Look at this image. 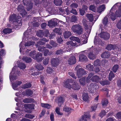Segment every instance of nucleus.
Instances as JSON below:
<instances>
[{
    "label": "nucleus",
    "instance_id": "obj_63",
    "mask_svg": "<svg viewBox=\"0 0 121 121\" xmlns=\"http://www.w3.org/2000/svg\"><path fill=\"white\" fill-rule=\"evenodd\" d=\"M60 108H56V112L58 115H63V113L60 112Z\"/></svg>",
    "mask_w": 121,
    "mask_h": 121
},
{
    "label": "nucleus",
    "instance_id": "obj_28",
    "mask_svg": "<svg viewBox=\"0 0 121 121\" xmlns=\"http://www.w3.org/2000/svg\"><path fill=\"white\" fill-rule=\"evenodd\" d=\"M58 59L57 58H54L51 60V63L52 65L53 66H56L58 64Z\"/></svg>",
    "mask_w": 121,
    "mask_h": 121
},
{
    "label": "nucleus",
    "instance_id": "obj_2",
    "mask_svg": "<svg viewBox=\"0 0 121 121\" xmlns=\"http://www.w3.org/2000/svg\"><path fill=\"white\" fill-rule=\"evenodd\" d=\"M29 29V28H28L24 34L23 40H28V41L26 42L25 44V47L29 46L34 45L35 42L34 41H35L36 40V39L34 37L32 38V36L30 35L32 32L31 31V30Z\"/></svg>",
    "mask_w": 121,
    "mask_h": 121
},
{
    "label": "nucleus",
    "instance_id": "obj_53",
    "mask_svg": "<svg viewBox=\"0 0 121 121\" xmlns=\"http://www.w3.org/2000/svg\"><path fill=\"white\" fill-rule=\"evenodd\" d=\"M35 116L29 113L26 114L25 116V117L26 118H29L32 119Z\"/></svg>",
    "mask_w": 121,
    "mask_h": 121
},
{
    "label": "nucleus",
    "instance_id": "obj_46",
    "mask_svg": "<svg viewBox=\"0 0 121 121\" xmlns=\"http://www.w3.org/2000/svg\"><path fill=\"white\" fill-rule=\"evenodd\" d=\"M54 2L56 5H60L61 4L62 1L61 0H54Z\"/></svg>",
    "mask_w": 121,
    "mask_h": 121
},
{
    "label": "nucleus",
    "instance_id": "obj_60",
    "mask_svg": "<svg viewBox=\"0 0 121 121\" xmlns=\"http://www.w3.org/2000/svg\"><path fill=\"white\" fill-rule=\"evenodd\" d=\"M90 9L92 10L94 12H95L96 11V9L95 6L94 5H91L90 7Z\"/></svg>",
    "mask_w": 121,
    "mask_h": 121
},
{
    "label": "nucleus",
    "instance_id": "obj_37",
    "mask_svg": "<svg viewBox=\"0 0 121 121\" xmlns=\"http://www.w3.org/2000/svg\"><path fill=\"white\" fill-rule=\"evenodd\" d=\"M22 59L23 61H24L27 63L30 62L31 61V59L30 58L27 57H23Z\"/></svg>",
    "mask_w": 121,
    "mask_h": 121
},
{
    "label": "nucleus",
    "instance_id": "obj_22",
    "mask_svg": "<svg viewBox=\"0 0 121 121\" xmlns=\"http://www.w3.org/2000/svg\"><path fill=\"white\" fill-rule=\"evenodd\" d=\"M84 53H85V52H84L83 54ZM82 53V54L80 55L79 56V61L83 62H86L87 61L88 59L87 57L85 55L83 54V53Z\"/></svg>",
    "mask_w": 121,
    "mask_h": 121
},
{
    "label": "nucleus",
    "instance_id": "obj_5",
    "mask_svg": "<svg viewBox=\"0 0 121 121\" xmlns=\"http://www.w3.org/2000/svg\"><path fill=\"white\" fill-rule=\"evenodd\" d=\"M72 81L70 80L69 81L70 83H73V84L71 86L70 84L68 83V81L64 83V86L69 89H70L72 88L74 90H78L80 89V86L76 82H72Z\"/></svg>",
    "mask_w": 121,
    "mask_h": 121
},
{
    "label": "nucleus",
    "instance_id": "obj_64",
    "mask_svg": "<svg viewBox=\"0 0 121 121\" xmlns=\"http://www.w3.org/2000/svg\"><path fill=\"white\" fill-rule=\"evenodd\" d=\"M50 43L51 45H52L53 47H56L57 45V44L56 43L54 42L52 40H51L50 41Z\"/></svg>",
    "mask_w": 121,
    "mask_h": 121
},
{
    "label": "nucleus",
    "instance_id": "obj_58",
    "mask_svg": "<svg viewBox=\"0 0 121 121\" xmlns=\"http://www.w3.org/2000/svg\"><path fill=\"white\" fill-rule=\"evenodd\" d=\"M94 65L95 66H99L100 65L99 60L97 59L94 62Z\"/></svg>",
    "mask_w": 121,
    "mask_h": 121
},
{
    "label": "nucleus",
    "instance_id": "obj_44",
    "mask_svg": "<svg viewBox=\"0 0 121 121\" xmlns=\"http://www.w3.org/2000/svg\"><path fill=\"white\" fill-rule=\"evenodd\" d=\"M31 85L30 83H27L24 84L22 86V88H28L31 87Z\"/></svg>",
    "mask_w": 121,
    "mask_h": 121
},
{
    "label": "nucleus",
    "instance_id": "obj_18",
    "mask_svg": "<svg viewBox=\"0 0 121 121\" xmlns=\"http://www.w3.org/2000/svg\"><path fill=\"white\" fill-rule=\"evenodd\" d=\"M22 82L21 81H16L13 83H12V86L14 90H18L19 88H17V86L21 84Z\"/></svg>",
    "mask_w": 121,
    "mask_h": 121
},
{
    "label": "nucleus",
    "instance_id": "obj_41",
    "mask_svg": "<svg viewBox=\"0 0 121 121\" xmlns=\"http://www.w3.org/2000/svg\"><path fill=\"white\" fill-rule=\"evenodd\" d=\"M66 49V48H65L63 50L61 49L58 50L56 52V54H62L63 52H66L67 51Z\"/></svg>",
    "mask_w": 121,
    "mask_h": 121
},
{
    "label": "nucleus",
    "instance_id": "obj_43",
    "mask_svg": "<svg viewBox=\"0 0 121 121\" xmlns=\"http://www.w3.org/2000/svg\"><path fill=\"white\" fill-rule=\"evenodd\" d=\"M36 69L39 70H42L44 68L43 66L40 63H38L37 65L36 66Z\"/></svg>",
    "mask_w": 121,
    "mask_h": 121
},
{
    "label": "nucleus",
    "instance_id": "obj_36",
    "mask_svg": "<svg viewBox=\"0 0 121 121\" xmlns=\"http://www.w3.org/2000/svg\"><path fill=\"white\" fill-rule=\"evenodd\" d=\"M71 33L69 31H65L63 34V35L65 38H67L71 35Z\"/></svg>",
    "mask_w": 121,
    "mask_h": 121
},
{
    "label": "nucleus",
    "instance_id": "obj_15",
    "mask_svg": "<svg viewBox=\"0 0 121 121\" xmlns=\"http://www.w3.org/2000/svg\"><path fill=\"white\" fill-rule=\"evenodd\" d=\"M99 35L100 37L106 40L108 39L110 37L109 34L107 32H101Z\"/></svg>",
    "mask_w": 121,
    "mask_h": 121
},
{
    "label": "nucleus",
    "instance_id": "obj_57",
    "mask_svg": "<svg viewBox=\"0 0 121 121\" xmlns=\"http://www.w3.org/2000/svg\"><path fill=\"white\" fill-rule=\"evenodd\" d=\"M49 58L48 57L44 59L43 61V63L44 65H46L48 64L49 62Z\"/></svg>",
    "mask_w": 121,
    "mask_h": 121
},
{
    "label": "nucleus",
    "instance_id": "obj_35",
    "mask_svg": "<svg viewBox=\"0 0 121 121\" xmlns=\"http://www.w3.org/2000/svg\"><path fill=\"white\" fill-rule=\"evenodd\" d=\"M87 8L86 6H84L83 8L82 9H80L79 11L80 14L82 15H83L85 13V10H87Z\"/></svg>",
    "mask_w": 121,
    "mask_h": 121
},
{
    "label": "nucleus",
    "instance_id": "obj_50",
    "mask_svg": "<svg viewBox=\"0 0 121 121\" xmlns=\"http://www.w3.org/2000/svg\"><path fill=\"white\" fill-rule=\"evenodd\" d=\"M22 42H21L19 46H20V52H21L22 51V49L23 50H23V52H24L25 51V50H26L27 49L26 48H25V47L24 46L23 47H22ZM25 53L24 52L23 53Z\"/></svg>",
    "mask_w": 121,
    "mask_h": 121
},
{
    "label": "nucleus",
    "instance_id": "obj_25",
    "mask_svg": "<svg viewBox=\"0 0 121 121\" xmlns=\"http://www.w3.org/2000/svg\"><path fill=\"white\" fill-rule=\"evenodd\" d=\"M23 106L24 107V108L25 109H34V105L33 104H25L24 105H22V106L23 107Z\"/></svg>",
    "mask_w": 121,
    "mask_h": 121
},
{
    "label": "nucleus",
    "instance_id": "obj_51",
    "mask_svg": "<svg viewBox=\"0 0 121 121\" xmlns=\"http://www.w3.org/2000/svg\"><path fill=\"white\" fill-rule=\"evenodd\" d=\"M41 105L42 107L45 108L46 107V106H47L48 107H47V108L48 109L50 108L51 107V105L48 104L43 103H41Z\"/></svg>",
    "mask_w": 121,
    "mask_h": 121
},
{
    "label": "nucleus",
    "instance_id": "obj_11",
    "mask_svg": "<svg viewBox=\"0 0 121 121\" xmlns=\"http://www.w3.org/2000/svg\"><path fill=\"white\" fill-rule=\"evenodd\" d=\"M86 16L87 17V18L89 20V21L91 22H92V23H90L89 24L88 23V22L85 19H83L82 21H82H83V20L84 19H85V20L87 22L86 24L87 25V27H88V26H89V25H92H92H93V21H94V22L98 18V17L99 16L97 15L96 16V18H95V16H94L92 14H87L86 15ZM82 23H83V22Z\"/></svg>",
    "mask_w": 121,
    "mask_h": 121
},
{
    "label": "nucleus",
    "instance_id": "obj_31",
    "mask_svg": "<svg viewBox=\"0 0 121 121\" xmlns=\"http://www.w3.org/2000/svg\"><path fill=\"white\" fill-rule=\"evenodd\" d=\"M110 56V54L109 52H104L101 55V57L102 58H108Z\"/></svg>",
    "mask_w": 121,
    "mask_h": 121
},
{
    "label": "nucleus",
    "instance_id": "obj_21",
    "mask_svg": "<svg viewBox=\"0 0 121 121\" xmlns=\"http://www.w3.org/2000/svg\"><path fill=\"white\" fill-rule=\"evenodd\" d=\"M70 39L71 40L75 41L76 42V43H77L78 46L82 45V43H81V40L78 37L72 36L70 38Z\"/></svg>",
    "mask_w": 121,
    "mask_h": 121
},
{
    "label": "nucleus",
    "instance_id": "obj_47",
    "mask_svg": "<svg viewBox=\"0 0 121 121\" xmlns=\"http://www.w3.org/2000/svg\"><path fill=\"white\" fill-rule=\"evenodd\" d=\"M63 110L65 112H71V111L73 109L69 107H65L64 108Z\"/></svg>",
    "mask_w": 121,
    "mask_h": 121
},
{
    "label": "nucleus",
    "instance_id": "obj_13",
    "mask_svg": "<svg viewBox=\"0 0 121 121\" xmlns=\"http://www.w3.org/2000/svg\"><path fill=\"white\" fill-rule=\"evenodd\" d=\"M66 51L67 52L69 51L72 48V46H76L77 47L78 46L77 43L75 42L74 43L72 41L67 42L66 43Z\"/></svg>",
    "mask_w": 121,
    "mask_h": 121
},
{
    "label": "nucleus",
    "instance_id": "obj_12",
    "mask_svg": "<svg viewBox=\"0 0 121 121\" xmlns=\"http://www.w3.org/2000/svg\"><path fill=\"white\" fill-rule=\"evenodd\" d=\"M99 88V86L97 84L95 83H91L89 86L88 91L91 93L96 91Z\"/></svg>",
    "mask_w": 121,
    "mask_h": 121
},
{
    "label": "nucleus",
    "instance_id": "obj_55",
    "mask_svg": "<svg viewBox=\"0 0 121 121\" xmlns=\"http://www.w3.org/2000/svg\"><path fill=\"white\" fill-rule=\"evenodd\" d=\"M100 83L103 86L104 85H105L108 84H109V82L107 80L105 81H100Z\"/></svg>",
    "mask_w": 121,
    "mask_h": 121
},
{
    "label": "nucleus",
    "instance_id": "obj_39",
    "mask_svg": "<svg viewBox=\"0 0 121 121\" xmlns=\"http://www.w3.org/2000/svg\"><path fill=\"white\" fill-rule=\"evenodd\" d=\"M23 101L25 103H29L34 102V100L32 98H26L23 100Z\"/></svg>",
    "mask_w": 121,
    "mask_h": 121
},
{
    "label": "nucleus",
    "instance_id": "obj_4",
    "mask_svg": "<svg viewBox=\"0 0 121 121\" xmlns=\"http://www.w3.org/2000/svg\"><path fill=\"white\" fill-rule=\"evenodd\" d=\"M21 20L20 17L15 14L10 15L9 18V21L10 22L16 23L14 27L16 30L20 28L22 25Z\"/></svg>",
    "mask_w": 121,
    "mask_h": 121
},
{
    "label": "nucleus",
    "instance_id": "obj_10",
    "mask_svg": "<svg viewBox=\"0 0 121 121\" xmlns=\"http://www.w3.org/2000/svg\"><path fill=\"white\" fill-rule=\"evenodd\" d=\"M35 51H31L29 54V56L32 57L33 59L36 60L38 62H40L43 59V57H42V54L40 53H38L36 56H35Z\"/></svg>",
    "mask_w": 121,
    "mask_h": 121
},
{
    "label": "nucleus",
    "instance_id": "obj_56",
    "mask_svg": "<svg viewBox=\"0 0 121 121\" xmlns=\"http://www.w3.org/2000/svg\"><path fill=\"white\" fill-rule=\"evenodd\" d=\"M53 31L56 33H57L59 35L61 34V33L60 29L56 28L53 30Z\"/></svg>",
    "mask_w": 121,
    "mask_h": 121
},
{
    "label": "nucleus",
    "instance_id": "obj_59",
    "mask_svg": "<svg viewBox=\"0 0 121 121\" xmlns=\"http://www.w3.org/2000/svg\"><path fill=\"white\" fill-rule=\"evenodd\" d=\"M24 7L22 5H19L18 7L17 10L18 11L20 12H22L23 9H24Z\"/></svg>",
    "mask_w": 121,
    "mask_h": 121
},
{
    "label": "nucleus",
    "instance_id": "obj_27",
    "mask_svg": "<svg viewBox=\"0 0 121 121\" xmlns=\"http://www.w3.org/2000/svg\"><path fill=\"white\" fill-rule=\"evenodd\" d=\"M94 43L95 44H101L102 41L100 39L99 37H98L97 36H96L94 39Z\"/></svg>",
    "mask_w": 121,
    "mask_h": 121
},
{
    "label": "nucleus",
    "instance_id": "obj_34",
    "mask_svg": "<svg viewBox=\"0 0 121 121\" xmlns=\"http://www.w3.org/2000/svg\"><path fill=\"white\" fill-rule=\"evenodd\" d=\"M89 96L88 93H84L82 95V99L85 101H87L89 99Z\"/></svg>",
    "mask_w": 121,
    "mask_h": 121
},
{
    "label": "nucleus",
    "instance_id": "obj_62",
    "mask_svg": "<svg viewBox=\"0 0 121 121\" xmlns=\"http://www.w3.org/2000/svg\"><path fill=\"white\" fill-rule=\"evenodd\" d=\"M108 103V102L107 99H105L102 102V105L103 106H105Z\"/></svg>",
    "mask_w": 121,
    "mask_h": 121
},
{
    "label": "nucleus",
    "instance_id": "obj_29",
    "mask_svg": "<svg viewBox=\"0 0 121 121\" xmlns=\"http://www.w3.org/2000/svg\"><path fill=\"white\" fill-rule=\"evenodd\" d=\"M105 8V5L103 4L100 6L97 9L98 12L100 13L104 11Z\"/></svg>",
    "mask_w": 121,
    "mask_h": 121
},
{
    "label": "nucleus",
    "instance_id": "obj_3",
    "mask_svg": "<svg viewBox=\"0 0 121 121\" xmlns=\"http://www.w3.org/2000/svg\"><path fill=\"white\" fill-rule=\"evenodd\" d=\"M82 22L85 30L86 33L84 35H81V37L82 38V41L83 42L82 44H86L87 43V38L91 32L92 25H89L88 27H87V25L86 24L87 22L85 19H84L82 21Z\"/></svg>",
    "mask_w": 121,
    "mask_h": 121
},
{
    "label": "nucleus",
    "instance_id": "obj_45",
    "mask_svg": "<svg viewBox=\"0 0 121 121\" xmlns=\"http://www.w3.org/2000/svg\"><path fill=\"white\" fill-rule=\"evenodd\" d=\"M25 92V93L23 94L25 95H30L33 94L32 91L29 90H27Z\"/></svg>",
    "mask_w": 121,
    "mask_h": 121
},
{
    "label": "nucleus",
    "instance_id": "obj_61",
    "mask_svg": "<svg viewBox=\"0 0 121 121\" xmlns=\"http://www.w3.org/2000/svg\"><path fill=\"white\" fill-rule=\"evenodd\" d=\"M118 68V65H115L112 68V70L115 73L117 70Z\"/></svg>",
    "mask_w": 121,
    "mask_h": 121
},
{
    "label": "nucleus",
    "instance_id": "obj_30",
    "mask_svg": "<svg viewBox=\"0 0 121 121\" xmlns=\"http://www.w3.org/2000/svg\"><path fill=\"white\" fill-rule=\"evenodd\" d=\"M103 22L104 26L108 27L110 26V24L108 21V19L106 16L104 17Z\"/></svg>",
    "mask_w": 121,
    "mask_h": 121
},
{
    "label": "nucleus",
    "instance_id": "obj_52",
    "mask_svg": "<svg viewBox=\"0 0 121 121\" xmlns=\"http://www.w3.org/2000/svg\"><path fill=\"white\" fill-rule=\"evenodd\" d=\"M78 20V18L75 16H73L71 18L70 21L72 22H74Z\"/></svg>",
    "mask_w": 121,
    "mask_h": 121
},
{
    "label": "nucleus",
    "instance_id": "obj_33",
    "mask_svg": "<svg viewBox=\"0 0 121 121\" xmlns=\"http://www.w3.org/2000/svg\"><path fill=\"white\" fill-rule=\"evenodd\" d=\"M90 116L88 113H86L85 114V115L83 116L82 119V120H84L85 121H86L87 120H88Z\"/></svg>",
    "mask_w": 121,
    "mask_h": 121
},
{
    "label": "nucleus",
    "instance_id": "obj_6",
    "mask_svg": "<svg viewBox=\"0 0 121 121\" xmlns=\"http://www.w3.org/2000/svg\"><path fill=\"white\" fill-rule=\"evenodd\" d=\"M93 75V73H91L89 74L86 80V81L87 82H89L91 80L93 82H97L100 81L101 78V75L100 76V75L98 74L97 75H95L93 76L92 78L90 79V78L92 77Z\"/></svg>",
    "mask_w": 121,
    "mask_h": 121
},
{
    "label": "nucleus",
    "instance_id": "obj_17",
    "mask_svg": "<svg viewBox=\"0 0 121 121\" xmlns=\"http://www.w3.org/2000/svg\"><path fill=\"white\" fill-rule=\"evenodd\" d=\"M29 0H23V3L25 5H27V9L28 11H29L32 7V4L30 1L28 2Z\"/></svg>",
    "mask_w": 121,
    "mask_h": 121
},
{
    "label": "nucleus",
    "instance_id": "obj_7",
    "mask_svg": "<svg viewBox=\"0 0 121 121\" xmlns=\"http://www.w3.org/2000/svg\"><path fill=\"white\" fill-rule=\"evenodd\" d=\"M95 50H93V47H92L90 48L89 49H88V50L82 51L81 52L83 53L84 52H85L86 54L87 53H89L88 55V57L91 59L93 60L95 58L96 55L97 54V53H95Z\"/></svg>",
    "mask_w": 121,
    "mask_h": 121
},
{
    "label": "nucleus",
    "instance_id": "obj_9",
    "mask_svg": "<svg viewBox=\"0 0 121 121\" xmlns=\"http://www.w3.org/2000/svg\"><path fill=\"white\" fill-rule=\"evenodd\" d=\"M16 66H14L9 75L10 80L11 82L15 80L17 78V76L19 75V71H17Z\"/></svg>",
    "mask_w": 121,
    "mask_h": 121
},
{
    "label": "nucleus",
    "instance_id": "obj_38",
    "mask_svg": "<svg viewBox=\"0 0 121 121\" xmlns=\"http://www.w3.org/2000/svg\"><path fill=\"white\" fill-rule=\"evenodd\" d=\"M57 101L58 105L60 106L63 103L64 100L62 97H59L57 99Z\"/></svg>",
    "mask_w": 121,
    "mask_h": 121
},
{
    "label": "nucleus",
    "instance_id": "obj_24",
    "mask_svg": "<svg viewBox=\"0 0 121 121\" xmlns=\"http://www.w3.org/2000/svg\"><path fill=\"white\" fill-rule=\"evenodd\" d=\"M86 72L85 70L82 68L79 69L77 70V75L78 77L79 78L82 75L86 73Z\"/></svg>",
    "mask_w": 121,
    "mask_h": 121
},
{
    "label": "nucleus",
    "instance_id": "obj_19",
    "mask_svg": "<svg viewBox=\"0 0 121 121\" xmlns=\"http://www.w3.org/2000/svg\"><path fill=\"white\" fill-rule=\"evenodd\" d=\"M48 33V30H46L44 33L42 31L39 30L37 32V35L38 36L42 37L43 35H45V36H47Z\"/></svg>",
    "mask_w": 121,
    "mask_h": 121
},
{
    "label": "nucleus",
    "instance_id": "obj_16",
    "mask_svg": "<svg viewBox=\"0 0 121 121\" xmlns=\"http://www.w3.org/2000/svg\"><path fill=\"white\" fill-rule=\"evenodd\" d=\"M57 19L56 18L52 19L51 20L48 22V26L51 27H53L57 25Z\"/></svg>",
    "mask_w": 121,
    "mask_h": 121
},
{
    "label": "nucleus",
    "instance_id": "obj_1",
    "mask_svg": "<svg viewBox=\"0 0 121 121\" xmlns=\"http://www.w3.org/2000/svg\"><path fill=\"white\" fill-rule=\"evenodd\" d=\"M121 16V3H117L115 4L111 9L109 17L113 21L117 17Z\"/></svg>",
    "mask_w": 121,
    "mask_h": 121
},
{
    "label": "nucleus",
    "instance_id": "obj_42",
    "mask_svg": "<svg viewBox=\"0 0 121 121\" xmlns=\"http://www.w3.org/2000/svg\"><path fill=\"white\" fill-rule=\"evenodd\" d=\"M12 32V30L10 29L6 28L4 29L3 32L4 34H9Z\"/></svg>",
    "mask_w": 121,
    "mask_h": 121
},
{
    "label": "nucleus",
    "instance_id": "obj_54",
    "mask_svg": "<svg viewBox=\"0 0 121 121\" xmlns=\"http://www.w3.org/2000/svg\"><path fill=\"white\" fill-rule=\"evenodd\" d=\"M114 77V75L113 74L112 72L111 71L109 75V80L111 81L112 78Z\"/></svg>",
    "mask_w": 121,
    "mask_h": 121
},
{
    "label": "nucleus",
    "instance_id": "obj_20",
    "mask_svg": "<svg viewBox=\"0 0 121 121\" xmlns=\"http://www.w3.org/2000/svg\"><path fill=\"white\" fill-rule=\"evenodd\" d=\"M106 49L108 50L113 49L116 52L119 49L117 45H114L113 46L111 44L108 45L106 48Z\"/></svg>",
    "mask_w": 121,
    "mask_h": 121
},
{
    "label": "nucleus",
    "instance_id": "obj_8",
    "mask_svg": "<svg viewBox=\"0 0 121 121\" xmlns=\"http://www.w3.org/2000/svg\"><path fill=\"white\" fill-rule=\"evenodd\" d=\"M71 29L75 33L78 35H81L83 33V28L82 26L79 24L73 25Z\"/></svg>",
    "mask_w": 121,
    "mask_h": 121
},
{
    "label": "nucleus",
    "instance_id": "obj_14",
    "mask_svg": "<svg viewBox=\"0 0 121 121\" xmlns=\"http://www.w3.org/2000/svg\"><path fill=\"white\" fill-rule=\"evenodd\" d=\"M44 43L41 41H39L37 42L36 44V46L38 48V50L40 52H43L45 49L46 48L45 47L42 46H40V45H43L44 44Z\"/></svg>",
    "mask_w": 121,
    "mask_h": 121
},
{
    "label": "nucleus",
    "instance_id": "obj_32",
    "mask_svg": "<svg viewBox=\"0 0 121 121\" xmlns=\"http://www.w3.org/2000/svg\"><path fill=\"white\" fill-rule=\"evenodd\" d=\"M5 54V50L4 49H1L0 50V60H2V57L4 56Z\"/></svg>",
    "mask_w": 121,
    "mask_h": 121
},
{
    "label": "nucleus",
    "instance_id": "obj_40",
    "mask_svg": "<svg viewBox=\"0 0 121 121\" xmlns=\"http://www.w3.org/2000/svg\"><path fill=\"white\" fill-rule=\"evenodd\" d=\"M86 69L90 71H92L94 69V67L93 65L90 64H89L87 65L86 66Z\"/></svg>",
    "mask_w": 121,
    "mask_h": 121
},
{
    "label": "nucleus",
    "instance_id": "obj_48",
    "mask_svg": "<svg viewBox=\"0 0 121 121\" xmlns=\"http://www.w3.org/2000/svg\"><path fill=\"white\" fill-rule=\"evenodd\" d=\"M79 82L80 84L83 85H84L86 83L85 81V78H82L79 79Z\"/></svg>",
    "mask_w": 121,
    "mask_h": 121
},
{
    "label": "nucleus",
    "instance_id": "obj_26",
    "mask_svg": "<svg viewBox=\"0 0 121 121\" xmlns=\"http://www.w3.org/2000/svg\"><path fill=\"white\" fill-rule=\"evenodd\" d=\"M17 66L21 69H24L26 67L25 65L21 62H17Z\"/></svg>",
    "mask_w": 121,
    "mask_h": 121
},
{
    "label": "nucleus",
    "instance_id": "obj_23",
    "mask_svg": "<svg viewBox=\"0 0 121 121\" xmlns=\"http://www.w3.org/2000/svg\"><path fill=\"white\" fill-rule=\"evenodd\" d=\"M68 61L69 64L70 65L73 64L76 62V59L74 56H71L69 59Z\"/></svg>",
    "mask_w": 121,
    "mask_h": 121
},
{
    "label": "nucleus",
    "instance_id": "obj_49",
    "mask_svg": "<svg viewBox=\"0 0 121 121\" xmlns=\"http://www.w3.org/2000/svg\"><path fill=\"white\" fill-rule=\"evenodd\" d=\"M46 71L47 73L51 74L53 72V70L50 67H48L47 68Z\"/></svg>",
    "mask_w": 121,
    "mask_h": 121
}]
</instances>
